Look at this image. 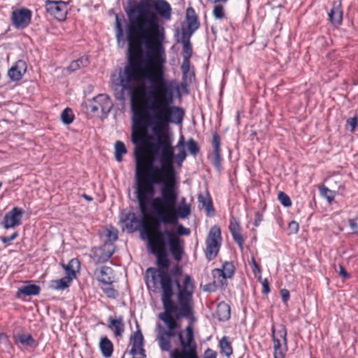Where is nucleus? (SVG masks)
<instances>
[{"label": "nucleus", "instance_id": "f257e3e1", "mask_svg": "<svg viewBox=\"0 0 358 358\" xmlns=\"http://www.w3.org/2000/svg\"><path fill=\"white\" fill-rule=\"evenodd\" d=\"M142 238L146 237L150 252L156 255L157 268L150 267L145 271V282L148 288L153 292L162 291V303L164 312L159 314V318L164 323L167 330L158 324L157 327V339L160 348L170 351L171 337L175 336L179 327L178 320L192 315L191 294L180 292L178 294V306L173 300L174 286L180 288L177 280H172L165 272L170 266L166 246L168 244L174 258L180 260L183 251L182 241L176 234L168 230H159V222L155 218L145 217L144 227L141 232Z\"/></svg>", "mask_w": 358, "mask_h": 358}, {"label": "nucleus", "instance_id": "f03ea898", "mask_svg": "<svg viewBox=\"0 0 358 358\" xmlns=\"http://www.w3.org/2000/svg\"><path fill=\"white\" fill-rule=\"evenodd\" d=\"M126 13L129 22L127 38L130 53L139 56L144 52L146 59L138 65H144L143 71L148 76H161L162 64L166 62V31L158 15L169 20L170 4L165 0H141L131 3Z\"/></svg>", "mask_w": 358, "mask_h": 358}, {"label": "nucleus", "instance_id": "7ed1b4c3", "mask_svg": "<svg viewBox=\"0 0 358 358\" xmlns=\"http://www.w3.org/2000/svg\"><path fill=\"white\" fill-rule=\"evenodd\" d=\"M154 143L149 147L152 159L149 161L148 166L151 171L148 178L152 184L163 183L161 196L152 201V207L157 214L159 222L164 224L178 222V215L182 218L187 217L191 213V205L182 198L178 215L175 207L178 199L176 192V172L173 167L174 148L172 139L163 130L155 129Z\"/></svg>", "mask_w": 358, "mask_h": 358}, {"label": "nucleus", "instance_id": "20e7f679", "mask_svg": "<svg viewBox=\"0 0 358 358\" xmlns=\"http://www.w3.org/2000/svg\"><path fill=\"white\" fill-rule=\"evenodd\" d=\"M143 67L144 65H131L127 67L125 71L130 80L140 82L148 80L156 85L155 89L149 92L146 98L148 108L153 113L163 115L166 123L169 122L176 124L181 123L184 115L182 110L178 107H166L172 102L173 98L171 95L167 98L168 88L164 78V64H162L161 76H148L143 71Z\"/></svg>", "mask_w": 358, "mask_h": 358}, {"label": "nucleus", "instance_id": "39448f33", "mask_svg": "<svg viewBox=\"0 0 358 358\" xmlns=\"http://www.w3.org/2000/svg\"><path fill=\"white\" fill-rule=\"evenodd\" d=\"M181 350L174 349L170 353V358H199L196 345L194 342L193 327L189 325L185 329V335L182 332L178 334Z\"/></svg>", "mask_w": 358, "mask_h": 358}, {"label": "nucleus", "instance_id": "423d86ee", "mask_svg": "<svg viewBox=\"0 0 358 358\" xmlns=\"http://www.w3.org/2000/svg\"><path fill=\"white\" fill-rule=\"evenodd\" d=\"M222 237L220 227L217 226L213 227L206 242V256L209 259L214 258L218 253Z\"/></svg>", "mask_w": 358, "mask_h": 358}, {"label": "nucleus", "instance_id": "0eeeda50", "mask_svg": "<svg viewBox=\"0 0 358 358\" xmlns=\"http://www.w3.org/2000/svg\"><path fill=\"white\" fill-rule=\"evenodd\" d=\"M46 6L48 12L55 19L62 21L66 18L67 8L64 2L48 1Z\"/></svg>", "mask_w": 358, "mask_h": 358}, {"label": "nucleus", "instance_id": "6e6552de", "mask_svg": "<svg viewBox=\"0 0 358 358\" xmlns=\"http://www.w3.org/2000/svg\"><path fill=\"white\" fill-rule=\"evenodd\" d=\"M187 27L182 28L183 34L191 36L199 27V22L195 11L192 8H188L186 10Z\"/></svg>", "mask_w": 358, "mask_h": 358}, {"label": "nucleus", "instance_id": "1a4fd4ad", "mask_svg": "<svg viewBox=\"0 0 358 358\" xmlns=\"http://www.w3.org/2000/svg\"><path fill=\"white\" fill-rule=\"evenodd\" d=\"M31 13L27 9H20L13 12V23L17 28H22L27 25L31 20Z\"/></svg>", "mask_w": 358, "mask_h": 358}, {"label": "nucleus", "instance_id": "9d476101", "mask_svg": "<svg viewBox=\"0 0 358 358\" xmlns=\"http://www.w3.org/2000/svg\"><path fill=\"white\" fill-rule=\"evenodd\" d=\"M23 212L18 208H14L4 218L3 224L6 229L20 224Z\"/></svg>", "mask_w": 358, "mask_h": 358}, {"label": "nucleus", "instance_id": "9b49d317", "mask_svg": "<svg viewBox=\"0 0 358 358\" xmlns=\"http://www.w3.org/2000/svg\"><path fill=\"white\" fill-rule=\"evenodd\" d=\"M132 348L130 350V354L133 356L138 355L140 357L143 356L145 357V351L143 348V337L140 330H137L131 338Z\"/></svg>", "mask_w": 358, "mask_h": 358}, {"label": "nucleus", "instance_id": "f8f14e48", "mask_svg": "<svg viewBox=\"0 0 358 358\" xmlns=\"http://www.w3.org/2000/svg\"><path fill=\"white\" fill-rule=\"evenodd\" d=\"M114 252V246L111 243H106L102 248H99L94 252V257L99 262H104L108 259Z\"/></svg>", "mask_w": 358, "mask_h": 358}, {"label": "nucleus", "instance_id": "ddd939ff", "mask_svg": "<svg viewBox=\"0 0 358 358\" xmlns=\"http://www.w3.org/2000/svg\"><path fill=\"white\" fill-rule=\"evenodd\" d=\"M27 71L26 63L18 61L8 71V75L13 80H19Z\"/></svg>", "mask_w": 358, "mask_h": 358}, {"label": "nucleus", "instance_id": "4468645a", "mask_svg": "<svg viewBox=\"0 0 358 358\" xmlns=\"http://www.w3.org/2000/svg\"><path fill=\"white\" fill-rule=\"evenodd\" d=\"M330 21L332 24H339L342 21L343 13L341 10V3H336L331 12L329 13Z\"/></svg>", "mask_w": 358, "mask_h": 358}, {"label": "nucleus", "instance_id": "2eb2a0df", "mask_svg": "<svg viewBox=\"0 0 358 358\" xmlns=\"http://www.w3.org/2000/svg\"><path fill=\"white\" fill-rule=\"evenodd\" d=\"M229 229L233 236L234 239L238 243L241 249H243V240L240 232L241 228L239 223L236 220L231 222L229 225Z\"/></svg>", "mask_w": 358, "mask_h": 358}, {"label": "nucleus", "instance_id": "dca6fc26", "mask_svg": "<svg viewBox=\"0 0 358 358\" xmlns=\"http://www.w3.org/2000/svg\"><path fill=\"white\" fill-rule=\"evenodd\" d=\"M96 106L95 110H101L103 112L108 111L111 108V102L108 98L103 95H99L94 99Z\"/></svg>", "mask_w": 358, "mask_h": 358}, {"label": "nucleus", "instance_id": "f3484780", "mask_svg": "<svg viewBox=\"0 0 358 358\" xmlns=\"http://www.w3.org/2000/svg\"><path fill=\"white\" fill-rule=\"evenodd\" d=\"M40 292V287L36 285H26L18 289L17 295L31 296L37 295Z\"/></svg>", "mask_w": 358, "mask_h": 358}, {"label": "nucleus", "instance_id": "a211bd4d", "mask_svg": "<svg viewBox=\"0 0 358 358\" xmlns=\"http://www.w3.org/2000/svg\"><path fill=\"white\" fill-rule=\"evenodd\" d=\"M214 271L217 272L224 278H230L234 273V267L232 263L225 262L222 268H217Z\"/></svg>", "mask_w": 358, "mask_h": 358}, {"label": "nucleus", "instance_id": "6ab92c4d", "mask_svg": "<svg viewBox=\"0 0 358 358\" xmlns=\"http://www.w3.org/2000/svg\"><path fill=\"white\" fill-rule=\"evenodd\" d=\"M99 346L102 354L106 357L111 356L113 351V346L112 343L107 338L103 337L101 338Z\"/></svg>", "mask_w": 358, "mask_h": 358}, {"label": "nucleus", "instance_id": "aec40b11", "mask_svg": "<svg viewBox=\"0 0 358 358\" xmlns=\"http://www.w3.org/2000/svg\"><path fill=\"white\" fill-rule=\"evenodd\" d=\"M64 268L67 275L75 278L76 273L79 271L80 268V262L76 259H73L69 262L66 266H64Z\"/></svg>", "mask_w": 358, "mask_h": 358}, {"label": "nucleus", "instance_id": "412c9836", "mask_svg": "<svg viewBox=\"0 0 358 358\" xmlns=\"http://www.w3.org/2000/svg\"><path fill=\"white\" fill-rule=\"evenodd\" d=\"M216 315L220 320L229 319L230 317L229 306L225 303L219 304L217 308Z\"/></svg>", "mask_w": 358, "mask_h": 358}, {"label": "nucleus", "instance_id": "4be33fe9", "mask_svg": "<svg viewBox=\"0 0 358 358\" xmlns=\"http://www.w3.org/2000/svg\"><path fill=\"white\" fill-rule=\"evenodd\" d=\"M199 199L200 202L202 203L203 207L206 208V213L208 215H211L214 213V209L213 208V204L210 198L208 195L206 196H199Z\"/></svg>", "mask_w": 358, "mask_h": 358}, {"label": "nucleus", "instance_id": "5701e85b", "mask_svg": "<svg viewBox=\"0 0 358 358\" xmlns=\"http://www.w3.org/2000/svg\"><path fill=\"white\" fill-rule=\"evenodd\" d=\"M107 238V243H111L118 238V231L114 227H110L103 231Z\"/></svg>", "mask_w": 358, "mask_h": 358}, {"label": "nucleus", "instance_id": "b1692460", "mask_svg": "<svg viewBox=\"0 0 358 358\" xmlns=\"http://www.w3.org/2000/svg\"><path fill=\"white\" fill-rule=\"evenodd\" d=\"M73 279V278L72 277H71L70 275L66 274V276L65 278H63L57 280H55L53 282V283L55 285L54 289H64L67 288L69 287L70 282Z\"/></svg>", "mask_w": 358, "mask_h": 358}, {"label": "nucleus", "instance_id": "393cba45", "mask_svg": "<svg viewBox=\"0 0 358 358\" xmlns=\"http://www.w3.org/2000/svg\"><path fill=\"white\" fill-rule=\"evenodd\" d=\"M213 143L214 145V152L215 155L216 162L215 164L217 166H220V137L217 134H214L213 136Z\"/></svg>", "mask_w": 358, "mask_h": 358}, {"label": "nucleus", "instance_id": "a878e982", "mask_svg": "<svg viewBox=\"0 0 358 358\" xmlns=\"http://www.w3.org/2000/svg\"><path fill=\"white\" fill-rule=\"evenodd\" d=\"M112 270L110 268H105L100 272L99 279L101 282L105 284H110L112 282Z\"/></svg>", "mask_w": 358, "mask_h": 358}, {"label": "nucleus", "instance_id": "bb28decb", "mask_svg": "<svg viewBox=\"0 0 358 358\" xmlns=\"http://www.w3.org/2000/svg\"><path fill=\"white\" fill-rule=\"evenodd\" d=\"M110 325L113 326L115 329V335L117 336H121L123 332V323L122 319L120 317L119 319H110Z\"/></svg>", "mask_w": 358, "mask_h": 358}, {"label": "nucleus", "instance_id": "cd10ccee", "mask_svg": "<svg viewBox=\"0 0 358 358\" xmlns=\"http://www.w3.org/2000/svg\"><path fill=\"white\" fill-rule=\"evenodd\" d=\"M145 96V90L143 86H139L134 88L131 92L132 99L136 101H140L143 99Z\"/></svg>", "mask_w": 358, "mask_h": 358}, {"label": "nucleus", "instance_id": "c85d7f7f", "mask_svg": "<svg viewBox=\"0 0 358 358\" xmlns=\"http://www.w3.org/2000/svg\"><path fill=\"white\" fill-rule=\"evenodd\" d=\"M322 196H324L329 203H331L334 199L335 193L324 186H320L319 188Z\"/></svg>", "mask_w": 358, "mask_h": 358}, {"label": "nucleus", "instance_id": "c756f323", "mask_svg": "<svg viewBox=\"0 0 358 358\" xmlns=\"http://www.w3.org/2000/svg\"><path fill=\"white\" fill-rule=\"evenodd\" d=\"M115 157L118 162L122 158V155L126 152V148L124 143L121 141H117L115 143Z\"/></svg>", "mask_w": 358, "mask_h": 358}, {"label": "nucleus", "instance_id": "7c9ffc66", "mask_svg": "<svg viewBox=\"0 0 358 358\" xmlns=\"http://www.w3.org/2000/svg\"><path fill=\"white\" fill-rule=\"evenodd\" d=\"M222 352L227 357L230 356L232 353V349L230 343L226 338H223L220 343Z\"/></svg>", "mask_w": 358, "mask_h": 358}, {"label": "nucleus", "instance_id": "2f4dec72", "mask_svg": "<svg viewBox=\"0 0 358 358\" xmlns=\"http://www.w3.org/2000/svg\"><path fill=\"white\" fill-rule=\"evenodd\" d=\"M275 331H273V343H274V358H284L283 353L280 350V343L278 340H277L275 337Z\"/></svg>", "mask_w": 358, "mask_h": 358}, {"label": "nucleus", "instance_id": "473e14b6", "mask_svg": "<svg viewBox=\"0 0 358 358\" xmlns=\"http://www.w3.org/2000/svg\"><path fill=\"white\" fill-rule=\"evenodd\" d=\"M73 117L72 111L69 108H66L62 114V120L66 124L71 123Z\"/></svg>", "mask_w": 358, "mask_h": 358}, {"label": "nucleus", "instance_id": "72a5a7b5", "mask_svg": "<svg viewBox=\"0 0 358 358\" xmlns=\"http://www.w3.org/2000/svg\"><path fill=\"white\" fill-rule=\"evenodd\" d=\"M213 15L217 19H222L224 17V8L221 5H216L213 10Z\"/></svg>", "mask_w": 358, "mask_h": 358}, {"label": "nucleus", "instance_id": "f704fd0d", "mask_svg": "<svg viewBox=\"0 0 358 358\" xmlns=\"http://www.w3.org/2000/svg\"><path fill=\"white\" fill-rule=\"evenodd\" d=\"M184 58H190L192 54L191 45L189 41H183Z\"/></svg>", "mask_w": 358, "mask_h": 358}, {"label": "nucleus", "instance_id": "c9c22d12", "mask_svg": "<svg viewBox=\"0 0 358 358\" xmlns=\"http://www.w3.org/2000/svg\"><path fill=\"white\" fill-rule=\"evenodd\" d=\"M278 199L281 203L285 207H289L292 205V202L289 196L282 192L279 193Z\"/></svg>", "mask_w": 358, "mask_h": 358}, {"label": "nucleus", "instance_id": "e433bc0d", "mask_svg": "<svg viewBox=\"0 0 358 358\" xmlns=\"http://www.w3.org/2000/svg\"><path fill=\"white\" fill-rule=\"evenodd\" d=\"M20 342L24 345H30L33 343V338L30 334L19 336Z\"/></svg>", "mask_w": 358, "mask_h": 358}, {"label": "nucleus", "instance_id": "4c0bfd02", "mask_svg": "<svg viewBox=\"0 0 358 358\" xmlns=\"http://www.w3.org/2000/svg\"><path fill=\"white\" fill-rule=\"evenodd\" d=\"M178 146L182 148L181 152L178 156V157L180 159V162H182L185 159V158L186 157V154H185V148H184V138H183V136H181L180 141H179V143L178 144Z\"/></svg>", "mask_w": 358, "mask_h": 358}, {"label": "nucleus", "instance_id": "58836bf2", "mask_svg": "<svg viewBox=\"0 0 358 358\" xmlns=\"http://www.w3.org/2000/svg\"><path fill=\"white\" fill-rule=\"evenodd\" d=\"M188 148L190 152L193 155H196L199 151V148L196 143L192 139H190L188 141Z\"/></svg>", "mask_w": 358, "mask_h": 358}, {"label": "nucleus", "instance_id": "ea45409f", "mask_svg": "<svg viewBox=\"0 0 358 358\" xmlns=\"http://www.w3.org/2000/svg\"><path fill=\"white\" fill-rule=\"evenodd\" d=\"M177 233L178 234L176 235L178 236V237L179 238V236L188 235L189 233V229L185 228L182 225L180 224L178 227Z\"/></svg>", "mask_w": 358, "mask_h": 358}, {"label": "nucleus", "instance_id": "a19ab883", "mask_svg": "<svg viewBox=\"0 0 358 358\" xmlns=\"http://www.w3.org/2000/svg\"><path fill=\"white\" fill-rule=\"evenodd\" d=\"M136 178H137V184L138 186V192H139L141 189L142 179H141V171H140V166H139L138 162L137 163V166H136Z\"/></svg>", "mask_w": 358, "mask_h": 358}, {"label": "nucleus", "instance_id": "79ce46f5", "mask_svg": "<svg viewBox=\"0 0 358 358\" xmlns=\"http://www.w3.org/2000/svg\"><path fill=\"white\" fill-rule=\"evenodd\" d=\"M189 59L190 58H184L183 59L181 68L185 73L188 72L189 70Z\"/></svg>", "mask_w": 358, "mask_h": 358}, {"label": "nucleus", "instance_id": "37998d69", "mask_svg": "<svg viewBox=\"0 0 358 358\" xmlns=\"http://www.w3.org/2000/svg\"><path fill=\"white\" fill-rule=\"evenodd\" d=\"M203 358H216V353L213 350L208 349L205 351Z\"/></svg>", "mask_w": 358, "mask_h": 358}, {"label": "nucleus", "instance_id": "c03bdc74", "mask_svg": "<svg viewBox=\"0 0 358 358\" xmlns=\"http://www.w3.org/2000/svg\"><path fill=\"white\" fill-rule=\"evenodd\" d=\"M289 228L293 231V233L296 234L299 230V224L292 221L289 224Z\"/></svg>", "mask_w": 358, "mask_h": 358}, {"label": "nucleus", "instance_id": "a18cd8bd", "mask_svg": "<svg viewBox=\"0 0 358 358\" xmlns=\"http://www.w3.org/2000/svg\"><path fill=\"white\" fill-rule=\"evenodd\" d=\"M351 126V131H353L357 124V118L354 117L348 121Z\"/></svg>", "mask_w": 358, "mask_h": 358}, {"label": "nucleus", "instance_id": "49530a36", "mask_svg": "<svg viewBox=\"0 0 358 358\" xmlns=\"http://www.w3.org/2000/svg\"><path fill=\"white\" fill-rule=\"evenodd\" d=\"M350 226L353 233L357 234L358 231V226L354 220H350Z\"/></svg>", "mask_w": 358, "mask_h": 358}, {"label": "nucleus", "instance_id": "de8ad7c7", "mask_svg": "<svg viewBox=\"0 0 358 358\" xmlns=\"http://www.w3.org/2000/svg\"><path fill=\"white\" fill-rule=\"evenodd\" d=\"M262 285L264 287V292L266 294L268 293L270 291V289H269L268 282L267 279L264 280V281L262 282Z\"/></svg>", "mask_w": 358, "mask_h": 358}, {"label": "nucleus", "instance_id": "09e8293b", "mask_svg": "<svg viewBox=\"0 0 358 358\" xmlns=\"http://www.w3.org/2000/svg\"><path fill=\"white\" fill-rule=\"evenodd\" d=\"M282 297L284 301H286L289 296V292L287 289H282L281 290Z\"/></svg>", "mask_w": 358, "mask_h": 358}, {"label": "nucleus", "instance_id": "8fccbe9b", "mask_svg": "<svg viewBox=\"0 0 358 358\" xmlns=\"http://www.w3.org/2000/svg\"><path fill=\"white\" fill-rule=\"evenodd\" d=\"M116 27L117 29V38H120V36H122V31L120 23L117 20V17H116Z\"/></svg>", "mask_w": 358, "mask_h": 358}, {"label": "nucleus", "instance_id": "3c124183", "mask_svg": "<svg viewBox=\"0 0 358 358\" xmlns=\"http://www.w3.org/2000/svg\"><path fill=\"white\" fill-rule=\"evenodd\" d=\"M17 233H15L13 234L9 238H7V237H4L2 238V241L4 243H8V241L14 239L15 237H17Z\"/></svg>", "mask_w": 358, "mask_h": 358}, {"label": "nucleus", "instance_id": "603ef678", "mask_svg": "<svg viewBox=\"0 0 358 358\" xmlns=\"http://www.w3.org/2000/svg\"><path fill=\"white\" fill-rule=\"evenodd\" d=\"M339 273L344 278H348V274L342 266H339Z\"/></svg>", "mask_w": 358, "mask_h": 358}, {"label": "nucleus", "instance_id": "864d4df0", "mask_svg": "<svg viewBox=\"0 0 358 358\" xmlns=\"http://www.w3.org/2000/svg\"><path fill=\"white\" fill-rule=\"evenodd\" d=\"M252 265L254 266V267H255V270H256L258 273H260V272H261L260 268H259V267L258 264L256 263V262H255V260L254 257H252Z\"/></svg>", "mask_w": 358, "mask_h": 358}, {"label": "nucleus", "instance_id": "5fc2aeb1", "mask_svg": "<svg viewBox=\"0 0 358 358\" xmlns=\"http://www.w3.org/2000/svg\"><path fill=\"white\" fill-rule=\"evenodd\" d=\"M212 3H217L219 2L226 3L228 0H208Z\"/></svg>", "mask_w": 358, "mask_h": 358}, {"label": "nucleus", "instance_id": "6e6d98bb", "mask_svg": "<svg viewBox=\"0 0 358 358\" xmlns=\"http://www.w3.org/2000/svg\"><path fill=\"white\" fill-rule=\"evenodd\" d=\"M83 198H84L85 199H86L87 201H92V197H90V196H89L83 195Z\"/></svg>", "mask_w": 358, "mask_h": 358}, {"label": "nucleus", "instance_id": "4d7b16f0", "mask_svg": "<svg viewBox=\"0 0 358 358\" xmlns=\"http://www.w3.org/2000/svg\"><path fill=\"white\" fill-rule=\"evenodd\" d=\"M215 287H216V285H215V284H213V288H211V287H208V288H207V287H206V288H204V289H205V290L211 291V290H213V289L214 288H215Z\"/></svg>", "mask_w": 358, "mask_h": 358}, {"label": "nucleus", "instance_id": "13d9d810", "mask_svg": "<svg viewBox=\"0 0 358 358\" xmlns=\"http://www.w3.org/2000/svg\"><path fill=\"white\" fill-rule=\"evenodd\" d=\"M0 338L7 339V336L5 334H0Z\"/></svg>", "mask_w": 358, "mask_h": 358}, {"label": "nucleus", "instance_id": "bf43d9fd", "mask_svg": "<svg viewBox=\"0 0 358 358\" xmlns=\"http://www.w3.org/2000/svg\"><path fill=\"white\" fill-rule=\"evenodd\" d=\"M133 136H134V135L133 134ZM133 141H134V143H136V142H137V141L134 138V136H133Z\"/></svg>", "mask_w": 358, "mask_h": 358}, {"label": "nucleus", "instance_id": "052dcab7", "mask_svg": "<svg viewBox=\"0 0 358 358\" xmlns=\"http://www.w3.org/2000/svg\"><path fill=\"white\" fill-rule=\"evenodd\" d=\"M1 185H2V184H1V182H0V187H1Z\"/></svg>", "mask_w": 358, "mask_h": 358}]
</instances>
